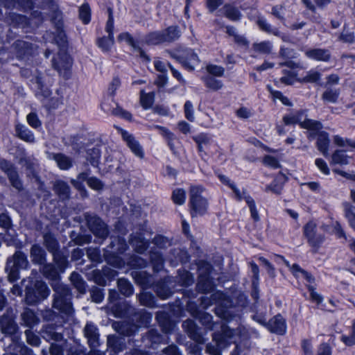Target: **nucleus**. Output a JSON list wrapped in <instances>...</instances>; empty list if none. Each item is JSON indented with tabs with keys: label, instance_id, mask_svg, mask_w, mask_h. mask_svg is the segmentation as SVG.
<instances>
[{
	"label": "nucleus",
	"instance_id": "nucleus-1",
	"mask_svg": "<svg viewBox=\"0 0 355 355\" xmlns=\"http://www.w3.org/2000/svg\"><path fill=\"white\" fill-rule=\"evenodd\" d=\"M53 288L55 293L53 307L63 314L71 315L73 309L71 302V294L69 288L59 282H56L53 285Z\"/></svg>",
	"mask_w": 355,
	"mask_h": 355
},
{
	"label": "nucleus",
	"instance_id": "nucleus-2",
	"mask_svg": "<svg viewBox=\"0 0 355 355\" xmlns=\"http://www.w3.org/2000/svg\"><path fill=\"white\" fill-rule=\"evenodd\" d=\"M203 188L200 186H191L189 190V205L192 217L204 215L207 209V200L202 196Z\"/></svg>",
	"mask_w": 355,
	"mask_h": 355
},
{
	"label": "nucleus",
	"instance_id": "nucleus-3",
	"mask_svg": "<svg viewBox=\"0 0 355 355\" xmlns=\"http://www.w3.org/2000/svg\"><path fill=\"white\" fill-rule=\"evenodd\" d=\"M28 266V261L26 256L21 252H16L11 258L7 261L6 267L8 272V279L10 282H15L19 279V270L25 269Z\"/></svg>",
	"mask_w": 355,
	"mask_h": 355
},
{
	"label": "nucleus",
	"instance_id": "nucleus-4",
	"mask_svg": "<svg viewBox=\"0 0 355 355\" xmlns=\"http://www.w3.org/2000/svg\"><path fill=\"white\" fill-rule=\"evenodd\" d=\"M211 303H216L218 305L215 308V313L220 318L229 321L236 317L233 314V310L229 307L230 302L226 298L225 295L220 291L214 293L211 295Z\"/></svg>",
	"mask_w": 355,
	"mask_h": 355
},
{
	"label": "nucleus",
	"instance_id": "nucleus-5",
	"mask_svg": "<svg viewBox=\"0 0 355 355\" xmlns=\"http://www.w3.org/2000/svg\"><path fill=\"white\" fill-rule=\"evenodd\" d=\"M171 57L175 59L187 70L193 71L199 63L197 54L190 49H180L175 51H168Z\"/></svg>",
	"mask_w": 355,
	"mask_h": 355
},
{
	"label": "nucleus",
	"instance_id": "nucleus-6",
	"mask_svg": "<svg viewBox=\"0 0 355 355\" xmlns=\"http://www.w3.org/2000/svg\"><path fill=\"white\" fill-rule=\"evenodd\" d=\"M50 293L46 284L42 281H37L33 288H28L26 294V302L33 305L46 299Z\"/></svg>",
	"mask_w": 355,
	"mask_h": 355
},
{
	"label": "nucleus",
	"instance_id": "nucleus-7",
	"mask_svg": "<svg viewBox=\"0 0 355 355\" xmlns=\"http://www.w3.org/2000/svg\"><path fill=\"white\" fill-rule=\"evenodd\" d=\"M240 331L236 329H231L225 324L220 327V331L213 334V340L216 341L219 346L227 347L229 344L236 342Z\"/></svg>",
	"mask_w": 355,
	"mask_h": 355
},
{
	"label": "nucleus",
	"instance_id": "nucleus-8",
	"mask_svg": "<svg viewBox=\"0 0 355 355\" xmlns=\"http://www.w3.org/2000/svg\"><path fill=\"white\" fill-rule=\"evenodd\" d=\"M317 225L309 221L304 227V235L306 238L309 244L313 248L314 252H316L320 245L324 241V236L317 233Z\"/></svg>",
	"mask_w": 355,
	"mask_h": 355
},
{
	"label": "nucleus",
	"instance_id": "nucleus-9",
	"mask_svg": "<svg viewBox=\"0 0 355 355\" xmlns=\"http://www.w3.org/2000/svg\"><path fill=\"white\" fill-rule=\"evenodd\" d=\"M87 223L90 231L97 237L105 239L108 235L107 225L102 220L94 215L85 214Z\"/></svg>",
	"mask_w": 355,
	"mask_h": 355
},
{
	"label": "nucleus",
	"instance_id": "nucleus-10",
	"mask_svg": "<svg viewBox=\"0 0 355 355\" xmlns=\"http://www.w3.org/2000/svg\"><path fill=\"white\" fill-rule=\"evenodd\" d=\"M0 168L6 173L12 186L20 191L22 189V183L13 164L2 159H0Z\"/></svg>",
	"mask_w": 355,
	"mask_h": 355
},
{
	"label": "nucleus",
	"instance_id": "nucleus-11",
	"mask_svg": "<svg viewBox=\"0 0 355 355\" xmlns=\"http://www.w3.org/2000/svg\"><path fill=\"white\" fill-rule=\"evenodd\" d=\"M119 131L132 153L139 158L143 159L144 157V152L139 142L135 139L132 135L127 131L121 128H119Z\"/></svg>",
	"mask_w": 355,
	"mask_h": 355
},
{
	"label": "nucleus",
	"instance_id": "nucleus-12",
	"mask_svg": "<svg viewBox=\"0 0 355 355\" xmlns=\"http://www.w3.org/2000/svg\"><path fill=\"white\" fill-rule=\"evenodd\" d=\"M266 328L272 333L284 335L286 331V320L280 314H277L268 322Z\"/></svg>",
	"mask_w": 355,
	"mask_h": 355
},
{
	"label": "nucleus",
	"instance_id": "nucleus-13",
	"mask_svg": "<svg viewBox=\"0 0 355 355\" xmlns=\"http://www.w3.org/2000/svg\"><path fill=\"white\" fill-rule=\"evenodd\" d=\"M84 334L92 349L99 346V334L95 324L92 322H87L84 329Z\"/></svg>",
	"mask_w": 355,
	"mask_h": 355
},
{
	"label": "nucleus",
	"instance_id": "nucleus-14",
	"mask_svg": "<svg viewBox=\"0 0 355 355\" xmlns=\"http://www.w3.org/2000/svg\"><path fill=\"white\" fill-rule=\"evenodd\" d=\"M182 327L193 340L198 343H203L205 342L203 336L199 331L200 329L193 320L188 319L184 321Z\"/></svg>",
	"mask_w": 355,
	"mask_h": 355
},
{
	"label": "nucleus",
	"instance_id": "nucleus-15",
	"mask_svg": "<svg viewBox=\"0 0 355 355\" xmlns=\"http://www.w3.org/2000/svg\"><path fill=\"white\" fill-rule=\"evenodd\" d=\"M117 39L119 42L125 41V42H127L130 46H132L135 51L139 53V56L141 58H143L146 62H150V58L142 50V49L139 46L138 43L135 41V40L130 33L127 32L122 33L119 35Z\"/></svg>",
	"mask_w": 355,
	"mask_h": 355
},
{
	"label": "nucleus",
	"instance_id": "nucleus-16",
	"mask_svg": "<svg viewBox=\"0 0 355 355\" xmlns=\"http://www.w3.org/2000/svg\"><path fill=\"white\" fill-rule=\"evenodd\" d=\"M256 24L259 27V28L268 33L271 34L277 37H281L283 38V34L277 27H274L272 26L270 23L268 21V20L261 15H259L256 19Z\"/></svg>",
	"mask_w": 355,
	"mask_h": 355
},
{
	"label": "nucleus",
	"instance_id": "nucleus-17",
	"mask_svg": "<svg viewBox=\"0 0 355 355\" xmlns=\"http://www.w3.org/2000/svg\"><path fill=\"white\" fill-rule=\"evenodd\" d=\"M71 66V59L66 53L59 55L58 58L53 60V67L60 73L64 75L70 69Z\"/></svg>",
	"mask_w": 355,
	"mask_h": 355
},
{
	"label": "nucleus",
	"instance_id": "nucleus-18",
	"mask_svg": "<svg viewBox=\"0 0 355 355\" xmlns=\"http://www.w3.org/2000/svg\"><path fill=\"white\" fill-rule=\"evenodd\" d=\"M1 329L3 334L13 335L17 330V325L14 321V317L12 313L3 315L0 321Z\"/></svg>",
	"mask_w": 355,
	"mask_h": 355
},
{
	"label": "nucleus",
	"instance_id": "nucleus-19",
	"mask_svg": "<svg viewBox=\"0 0 355 355\" xmlns=\"http://www.w3.org/2000/svg\"><path fill=\"white\" fill-rule=\"evenodd\" d=\"M162 341V336L154 329L148 330L142 338V342L145 346L151 348H155L156 345Z\"/></svg>",
	"mask_w": 355,
	"mask_h": 355
},
{
	"label": "nucleus",
	"instance_id": "nucleus-20",
	"mask_svg": "<svg viewBox=\"0 0 355 355\" xmlns=\"http://www.w3.org/2000/svg\"><path fill=\"white\" fill-rule=\"evenodd\" d=\"M19 164L26 168L27 174L29 176H35V173L37 168V162L33 157L26 156L24 155L20 157Z\"/></svg>",
	"mask_w": 355,
	"mask_h": 355
},
{
	"label": "nucleus",
	"instance_id": "nucleus-21",
	"mask_svg": "<svg viewBox=\"0 0 355 355\" xmlns=\"http://www.w3.org/2000/svg\"><path fill=\"white\" fill-rule=\"evenodd\" d=\"M330 144V139L329 134L324 131H320L318 134L316 146L318 150L322 153L324 157L329 155V146Z\"/></svg>",
	"mask_w": 355,
	"mask_h": 355
},
{
	"label": "nucleus",
	"instance_id": "nucleus-22",
	"mask_svg": "<svg viewBox=\"0 0 355 355\" xmlns=\"http://www.w3.org/2000/svg\"><path fill=\"white\" fill-rule=\"evenodd\" d=\"M305 55L310 59L318 61L327 62L331 55L328 50L323 49H313L305 51Z\"/></svg>",
	"mask_w": 355,
	"mask_h": 355
},
{
	"label": "nucleus",
	"instance_id": "nucleus-23",
	"mask_svg": "<svg viewBox=\"0 0 355 355\" xmlns=\"http://www.w3.org/2000/svg\"><path fill=\"white\" fill-rule=\"evenodd\" d=\"M31 258L34 263L43 265L46 263V253L39 245H33L31 248Z\"/></svg>",
	"mask_w": 355,
	"mask_h": 355
},
{
	"label": "nucleus",
	"instance_id": "nucleus-24",
	"mask_svg": "<svg viewBox=\"0 0 355 355\" xmlns=\"http://www.w3.org/2000/svg\"><path fill=\"white\" fill-rule=\"evenodd\" d=\"M300 127L309 130L310 131L309 137L313 138L315 132L322 128V125L319 121L306 119L300 122Z\"/></svg>",
	"mask_w": 355,
	"mask_h": 355
},
{
	"label": "nucleus",
	"instance_id": "nucleus-25",
	"mask_svg": "<svg viewBox=\"0 0 355 355\" xmlns=\"http://www.w3.org/2000/svg\"><path fill=\"white\" fill-rule=\"evenodd\" d=\"M221 10L223 15L231 21H239L242 17V14L239 10L230 3L224 5Z\"/></svg>",
	"mask_w": 355,
	"mask_h": 355
},
{
	"label": "nucleus",
	"instance_id": "nucleus-26",
	"mask_svg": "<svg viewBox=\"0 0 355 355\" xmlns=\"http://www.w3.org/2000/svg\"><path fill=\"white\" fill-rule=\"evenodd\" d=\"M43 239V244L49 252L54 254L58 251L59 243L53 234L50 232L45 233Z\"/></svg>",
	"mask_w": 355,
	"mask_h": 355
},
{
	"label": "nucleus",
	"instance_id": "nucleus-27",
	"mask_svg": "<svg viewBox=\"0 0 355 355\" xmlns=\"http://www.w3.org/2000/svg\"><path fill=\"white\" fill-rule=\"evenodd\" d=\"M51 159L57 163L61 170H68L72 166V159L62 153L52 154Z\"/></svg>",
	"mask_w": 355,
	"mask_h": 355
},
{
	"label": "nucleus",
	"instance_id": "nucleus-28",
	"mask_svg": "<svg viewBox=\"0 0 355 355\" xmlns=\"http://www.w3.org/2000/svg\"><path fill=\"white\" fill-rule=\"evenodd\" d=\"M53 191L62 200L69 198L70 188L69 185L62 180L55 181L53 184Z\"/></svg>",
	"mask_w": 355,
	"mask_h": 355
},
{
	"label": "nucleus",
	"instance_id": "nucleus-29",
	"mask_svg": "<svg viewBox=\"0 0 355 355\" xmlns=\"http://www.w3.org/2000/svg\"><path fill=\"white\" fill-rule=\"evenodd\" d=\"M17 135L21 139L30 143L35 141V137L33 132L25 125L17 124L15 126Z\"/></svg>",
	"mask_w": 355,
	"mask_h": 355
},
{
	"label": "nucleus",
	"instance_id": "nucleus-30",
	"mask_svg": "<svg viewBox=\"0 0 355 355\" xmlns=\"http://www.w3.org/2000/svg\"><path fill=\"white\" fill-rule=\"evenodd\" d=\"M304 114V110H298L295 112H292L288 114H286L283 117L284 123L286 125L300 124L302 122V116Z\"/></svg>",
	"mask_w": 355,
	"mask_h": 355
},
{
	"label": "nucleus",
	"instance_id": "nucleus-31",
	"mask_svg": "<svg viewBox=\"0 0 355 355\" xmlns=\"http://www.w3.org/2000/svg\"><path fill=\"white\" fill-rule=\"evenodd\" d=\"M21 316L24 324L29 327H33L39 322V319L35 313L29 309H26Z\"/></svg>",
	"mask_w": 355,
	"mask_h": 355
},
{
	"label": "nucleus",
	"instance_id": "nucleus-32",
	"mask_svg": "<svg viewBox=\"0 0 355 355\" xmlns=\"http://www.w3.org/2000/svg\"><path fill=\"white\" fill-rule=\"evenodd\" d=\"M113 328L120 334L130 336L134 332L135 327L125 322H115L112 324Z\"/></svg>",
	"mask_w": 355,
	"mask_h": 355
},
{
	"label": "nucleus",
	"instance_id": "nucleus-33",
	"mask_svg": "<svg viewBox=\"0 0 355 355\" xmlns=\"http://www.w3.org/2000/svg\"><path fill=\"white\" fill-rule=\"evenodd\" d=\"M42 272L46 278L56 280L59 276L60 270L52 263H44Z\"/></svg>",
	"mask_w": 355,
	"mask_h": 355
},
{
	"label": "nucleus",
	"instance_id": "nucleus-34",
	"mask_svg": "<svg viewBox=\"0 0 355 355\" xmlns=\"http://www.w3.org/2000/svg\"><path fill=\"white\" fill-rule=\"evenodd\" d=\"M164 42H172L180 37V32L177 26H170L162 31Z\"/></svg>",
	"mask_w": 355,
	"mask_h": 355
},
{
	"label": "nucleus",
	"instance_id": "nucleus-35",
	"mask_svg": "<svg viewBox=\"0 0 355 355\" xmlns=\"http://www.w3.org/2000/svg\"><path fill=\"white\" fill-rule=\"evenodd\" d=\"M19 56H24L32 53V44L22 40H17L14 44Z\"/></svg>",
	"mask_w": 355,
	"mask_h": 355
},
{
	"label": "nucleus",
	"instance_id": "nucleus-36",
	"mask_svg": "<svg viewBox=\"0 0 355 355\" xmlns=\"http://www.w3.org/2000/svg\"><path fill=\"white\" fill-rule=\"evenodd\" d=\"M130 243L135 248V251L140 254L144 252L148 247V242L140 236H133L130 240Z\"/></svg>",
	"mask_w": 355,
	"mask_h": 355
},
{
	"label": "nucleus",
	"instance_id": "nucleus-37",
	"mask_svg": "<svg viewBox=\"0 0 355 355\" xmlns=\"http://www.w3.org/2000/svg\"><path fill=\"white\" fill-rule=\"evenodd\" d=\"M117 286L120 293L125 297L131 296L134 289L132 285L126 279L121 278L117 282Z\"/></svg>",
	"mask_w": 355,
	"mask_h": 355
},
{
	"label": "nucleus",
	"instance_id": "nucleus-38",
	"mask_svg": "<svg viewBox=\"0 0 355 355\" xmlns=\"http://www.w3.org/2000/svg\"><path fill=\"white\" fill-rule=\"evenodd\" d=\"M349 157L345 152L342 150H336L331 156V164H349Z\"/></svg>",
	"mask_w": 355,
	"mask_h": 355
},
{
	"label": "nucleus",
	"instance_id": "nucleus-39",
	"mask_svg": "<svg viewBox=\"0 0 355 355\" xmlns=\"http://www.w3.org/2000/svg\"><path fill=\"white\" fill-rule=\"evenodd\" d=\"M252 49L254 51L261 54H270L272 51V45L269 41H263L254 43Z\"/></svg>",
	"mask_w": 355,
	"mask_h": 355
},
{
	"label": "nucleus",
	"instance_id": "nucleus-40",
	"mask_svg": "<svg viewBox=\"0 0 355 355\" xmlns=\"http://www.w3.org/2000/svg\"><path fill=\"white\" fill-rule=\"evenodd\" d=\"M101 106L102 109L106 112H110L112 114L121 116L122 118L128 121H131L132 119V114L128 111H125L121 107H116V108L110 110L106 106L105 103H103Z\"/></svg>",
	"mask_w": 355,
	"mask_h": 355
},
{
	"label": "nucleus",
	"instance_id": "nucleus-41",
	"mask_svg": "<svg viewBox=\"0 0 355 355\" xmlns=\"http://www.w3.org/2000/svg\"><path fill=\"white\" fill-rule=\"evenodd\" d=\"M197 286L200 291L205 293L211 291L213 284L209 277L206 275H201V277H199Z\"/></svg>",
	"mask_w": 355,
	"mask_h": 355
},
{
	"label": "nucleus",
	"instance_id": "nucleus-42",
	"mask_svg": "<svg viewBox=\"0 0 355 355\" xmlns=\"http://www.w3.org/2000/svg\"><path fill=\"white\" fill-rule=\"evenodd\" d=\"M97 44L103 51L108 52L114 44V35L101 37L98 40Z\"/></svg>",
	"mask_w": 355,
	"mask_h": 355
},
{
	"label": "nucleus",
	"instance_id": "nucleus-43",
	"mask_svg": "<svg viewBox=\"0 0 355 355\" xmlns=\"http://www.w3.org/2000/svg\"><path fill=\"white\" fill-rule=\"evenodd\" d=\"M156 319L164 331L168 332L170 330L171 324L168 313L163 311L158 312Z\"/></svg>",
	"mask_w": 355,
	"mask_h": 355
},
{
	"label": "nucleus",
	"instance_id": "nucleus-44",
	"mask_svg": "<svg viewBox=\"0 0 355 355\" xmlns=\"http://www.w3.org/2000/svg\"><path fill=\"white\" fill-rule=\"evenodd\" d=\"M150 259L155 270L159 271L163 268L164 259L159 252L154 250L151 251L150 254Z\"/></svg>",
	"mask_w": 355,
	"mask_h": 355
},
{
	"label": "nucleus",
	"instance_id": "nucleus-45",
	"mask_svg": "<svg viewBox=\"0 0 355 355\" xmlns=\"http://www.w3.org/2000/svg\"><path fill=\"white\" fill-rule=\"evenodd\" d=\"M110 248L114 249V252L121 254L125 251L127 245L123 238H114L110 243Z\"/></svg>",
	"mask_w": 355,
	"mask_h": 355
},
{
	"label": "nucleus",
	"instance_id": "nucleus-46",
	"mask_svg": "<svg viewBox=\"0 0 355 355\" xmlns=\"http://www.w3.org/2000/svg\"><path fill=\"white\" fill-rule=\"evenodd\" d=\"M282 73L284 76L280 78L281 83L287 85H293L295 81H297V73L294 71L284 69Z\"/></svg>",
	"mask_w": 355,
	"mask_h": 355
},
{
	"label": "nucleus",
	"instance_id": "nucleus-47",
	"mask_svg": "<svg viewBox=\"0 0 355 355\" xmlns=\"http://www.w3.org/2000/svg\"><path fill=\"white\" fill-rule=\"evenodd\" d=\"M155 94L154 92L145 93L144 91H141L140 102L141 106L144 109H149L151 107L154 103Z\"/></svg>",
	"mask_w": 355,
	"mask_h": 355
},
{
	"label": "nucleus",
	"instance_id": "nucleus-48",
	"mask_svg": "<svg viewBox=\"0 0 355 355\" xmlns=\"http://www.w3.org/2000/svg\"><path fill=\"white\" fill-rule=\"evenodd\" d=\"M162 31L153 32L149 33L146 37V43L149 44H159L164 42V39Z\"/></svg>",
	"mask_w": 355,
	"mask_h": 355
},
{
	"label": "nucleus",
	"instance_id": "nucleus-49",
	"mask_svg": "<svg viewBox=\"0 0 355 355\" xmlns=\"http://www.w3.org/2000/svg\"><path fill=\"white\" fill-rule=\"evenodd\" d=\"M202 80L204 81L205 85L208 88L214 91H217L221 89L223 86L222 81L216 80V78L210 76L203 77Z\"/></svg>",
	"mask_w": 355,
	"mask_h": 355
},
{
	"label": "nucleus",
	"instance_id": "nucleus-50",
	"mask_svg": "<svg viewBox=\"0 0 355 355\" xmlns=\"http://www.w3.org/2000/svg\"><path fill=\"white\" fill-rule=\"evenodd\" d=\"M135 309L127 303L124 302L115 307L116 316L125 317L132 313Z\"/></svg>",
	"mask_w": 355,
	"mask_h": 355
},
{
	"label": "nucleus",
	"instance_id": "nucleus-51",
	"mask_svg": "<svg viewBox=\"0 0 355 355\" xmlns=\"http://www.w3.org/2000/svg\"><path fill=\"white\" fill-rule=\"evenodd\" d=\"M58 22L56 23L57 31L58 32L57 38H59L60 41L57 40V42L59 43L60 45L64 46L67 42L66 35L62 31V23L61 21V16L59 12L55 13V18Z\"/></svg>",
	"mask_w": 355,
	"mask_h": 355
},
{
	"label": "nucleus",
	"instance_id": "nucleus-52",
	"mask_svg": "<svg viewBox=\"0 0 355 355\" xmlns=\"http://www.w3.org/2000/svg\"><path fill=\"white\" fill-rule=\"evenodd\" d=\"M155 291L157 295L162 299H166L172 294L170 288L163 282H159L156 284Z\"/></svg>",
	"mask_w": 355,
	"mask_h": 355
},
{
	"label": "nucleus",
	"instance_id": "nucleus-53",
	"mask_svg": "<svg viewBox=\"0 0 355 355\" xmlns=\"http://www.w3.org/2000/svg\"><path fill=\"white\" fill-rule=\"evenodd\" d=\"M140 304L148 307H153L155 304L154 297L150 293L143 292L138 296Z\"/></svg>",
	"mask_w": 355,
	"mask_h": 355
},
{
	"label": "nucleus",
	"instance_id": "nucleus-54",
	"mask_svg": "<svg viewBox=\"0 0 355 355\" xmlns=\"http://www.w3.org/2000/svg\"><path fill=\"white\" fill-rule=\"evenodd\" d=\"M321 74L314 70H311L307 72L306 75L302 78L297 79V82L306 83H316L320 79Z\"/></svg>",
	"mask_w": 355,
	"mask_h": 355
},
{
	"label": "nucleus",
	"instance_id": "nucleus-55",
	"mask_svg": "<svg viewBox=\"0 0 355 355\" xmlns=\"http://www.w3.org/2000/svg\"><path fill=\"white\" fill-rule=\"evenodd\" d=\"M53 261L56 264L57 268L60 272H63L67 263V258L62 255L59 251L53 254Z\"/></svg>",
	"mask_w": 355,
	"mask_h": 355
},
{
	"label": "nucleus",
	"instance_id": "nucleus-56",
	"mask_svg": "<svg viewBox=\"0 0 355 355\" xmlns=\"http://www.w3.org/2000/svg\"><path fill=\"white\" fill-rule=\"evenodd\" d=\"M43 337L46 340H52L55 341H60L63 338V336L62 334L55 332L54 329L51 327H48L44 331Z\"/></svg>",
	"mask_w": 355,
	"mask_h": 355
},
{
	"label": "nucleus",
	"instance_id": "nucleus-57",
	"mask_svg": "<svg viewBox=\"0 0 355 355\" xmlns=\"http://www.w3.org/2000/svg\"><path fill=\"white\" fill-rule=\"evenodd\" d=\"M186 199V192L182 189H176L173 191L172 200L176 205H183Z\"/></svg>",
	"mask_w": 355,
	"mask_h": 355
},
{
	"label": "nucleus",
	"instance_id": "nucleus-58",
	"mask_svg": "<svg viewBox=\"0 0 355 355\" xmlns=\"http://www.w3.org/2000/svg\"><path fill=\"white\" fill-rule=\"evenodd\" d=\"M339 90L338 89H327L322 96V98L324 101L330 102V103H336L338 96H339Z\"/></svg>",
	"mask_w": 355,
	"mask_h": 355
},
{
	"label": "nucleus",
	"instance_id": "nucleus-59",
	"mask_svg": "<svg viewBox=\"0 0 355 355\" xmlns=\"http://www.w3.org/2000/svg\"><path fill=\"white\" fill-rule=\"evenodd\" d=\"M35 83L37 86V95H41L44 97H49L51 95V92L50 89L44 85L41 77H37L35 79Z\"/></svg>",
	"mask_w": 355,
	"mask_h": 355
},
{
	"label": "nucleus",
	"instance_id": "nucleus-60",
	"mask_svg": "<svg viewBox=\"0 0 355 355\" xmlns=\"http://www.w3.org/2000/svg\"><path fill=\"white\" fill-rule=\"evenodd\" d=\"M199 320L201 324L205 326L207 329L211 330L214 329V323L212 322V315L207 313H200L199 315Z\"/></svg>",
	"mask_w": 355,
	"mask_h": 355
},
{
	"label": "nucleus",
	"instance_id": "nucleus-61",
	"mask_svg": "<svg viewBox=\"0 0 355 355\" xmlns=\"http://www.w3.org/2000/svg\"><path fill=\"white\" fill-rule=\"evenodd\" d=\"M244 198L250 208L251 216L255 221H258L259 220V216L256 209L254 200L249 196H245Z\"/></svg>",
	"mask_w": 355,
	"mask_h": 355
},
{
	"label": "nucleus",
	"instance_id": "nucleus-62",
	"mask_svg": "<svg viewBox=\"0 0 355 355\" xmlns=\"http://www.w3.org/2000/svg\"><path fill=\"white\" fill-rule=\"evenodd\" d=\"M90 295L92 301L96 303L101 302L104 297L103 290L96 286L92 287L90 290Z\"/></svg>",
	"mask_w": 355,
	"mask_h": 355
},
{
	"label": "nucleus",
	"instance_id": "nucleus-63",
	"mask_svg": "<svg viewBox=\"0 0 355 355\" xmlns=\"http://www.w3.org/2000/svg\"><path fill=\"white\" fill-rule=\"evenodd\" d=\"M79 16L85 24H87L90 21V9L87 4H83L80 8Z\"/></svg>",
	"mask_w": 355,
	"mask_h": 355
},
{
	"label": "nucleus",
	"instance_id": "nucleus-64",
	"mask_svg": "<svg viewBox=\"0 0 355 355\" xmlns=\"http://www.w3.org/2000/svg\"><path fill=\"white\" fill-rule=\"evenodd\" d=\"M341 340L348 346L355 345V322L352 324L351 335L349 336H342Z\"/></svg>",
	"mask_w": 355,
	"mask_h": 355
}]
</instances>
